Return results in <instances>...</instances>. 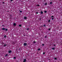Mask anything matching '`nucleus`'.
Listing matches in <instances>:
<instances>
[{
  "mask_svg": "<svg viewBox=\"0 0 62 62\" xmlns=\"http://www.w3.org/2000/svg\"><path fill=\"white\" fill-rule=\"evenodd\" d=\"M27 45V44L26 43H24L23 44V46H26Z\"/></svg>",
  "mask_w": 62,
  "mask_h": 62,
  "instance_id": "nucleus-1",
  "label": "nucleus"
},
{
  "mask_svg": "<svg viewBox=\"0 0 62 62\" xmlns=\"http://www.w3.org/2000/svg\"><path fill=\"white\" fill-rule=\"evenodd\" d=\"M26 59H24V61L23 62H26Z\"/></svg>",
  "mask_w": 62,
  "mask_h": 62,
  "instance_id": "nucleus-2",
  "label": "nucleus"
},
{
  "mask_svg": "<svg viewBox=\"0 0 62 62\" xmlns=\"http://www.w3.org/2000/svg\"><path fill=\"white\" fill-rule=\"evenodd\" d=\"M12 51L11 50L9 51L8 52L9 53H11V52Z\"/></svg>",
  "mask_w": 62,
  "mask_h": 62,
  "instance_id": "nucleus-3",
  "label": "nucleus"
},
{
  "mask_svg": "<svg viewBox=\"0 0 62 62\" xmlns=\"http://www.w3.org/2000/svg\"><path fill=\"white\" fill-rule=\"evenodd\" d=\"M24 19H27V17L26 16H25L24 17Z\"/></svg>",
  "mask_w": 62,
  "mask_h": 62,
  "instance_id": "nucleus-4",
  "label": "nucleus"
},
{
  "mask_svg": "<svg viewBox=\"0 0 62 62\" xmlns=\"http://www.w3.org/2000/svg\"><path fill=\"white\" fill-rule=\"evenodd\" d=\"M2 30H5V28H3L2 29Z\"/></svg>",
  "mask_w": 62,
  "mask_h": 62,
  "instance_id": "nucleus-5",
  "label": "nucleus"
},
{
  "mask_svg": "<svg viewBox=\"0 0 62 62\" xmlns=\"http://www.w3.org/2000/svg\"><path fill=\"white\" fill-rule=\"evenodd\" d=\"M16 23H14V26H16Z\"/></svg>",
  "mask_w": 62,
  "mask_h": 62,
  "instance_id": "nucleus-6",
  "label": "nucleus"
},
{
  "mask_svg": "<svg viewBox=\"0 0 62 62\" xmlns=\"http://www.w3.org/2000/svg\"><path fill=\"white\" fill-rule=\"evenodd\" d=\"M41 14H43V12L42 11H41Z\"/></svg>",
  "mask_w": 62,
  "mask_h": 62,
  "instance_id": "nucleus-7",
  "label": "nucleus"
},
{
  "mask_svg": "<svg viewBox=\"0 0 62 62\" xmlns=\"http://www.w3.org/2000/svg\"><path fill=\"white\" fill-rule=\"evenodd\" d=\"M26 30H27L28 31H29V28H28Z\"/></svg>",
  "mask_w": 62,
  "mask_h": 62,
  "instance_id": "nucleus-8",
  "label": "nucleus"
},
{
  "mask_svg": "<svg viewBox=\"0 0 62 62\" xmlns=\"http://www.w3.org/2000/svg\"><path fill=\"white\" fill-rule=\"evenodd\" d=\"M55 49V48L54 47L53 48H52V50H54Z\"/></svg>",
  "mask_w": 62,
  "mask_h": 62,
  "instance_id": "nucleus-9",
  "label": "nucleus"
},
{
  "mask_svg": "<svg viewBox=\"0 0 62 62\" xmlns=\"http://www.w3.org/2000/svg\"><path fill=\"white\" fill-rule=\"evenodd\" d=\"M19 26L20 27H21V26H22V25H21V24L19 25Z\"/></svg>",
  "mask_w": 62,
  "mask_h": 62,
  "instance_id": "nucleus-10",
  "label": "nucleus"
},
{
  "mask_svg": "<svg viewBox=\"0 0 62 62\" xmlns=\"http://www.w3.org/2000/svg\"><path fill=\"white\" fill-rule=\"evenodd\" d=\"M19 11L20 12V13H22V11H20V10H19Z\"/></svg>",
  "mask_w": 62,
  "mask_h": 62,
  "instance_id": "nucleus-11",
  "label": "nucleus"
},
{
  "mask_svg": "<svg viewBox=\"0 0 62 62\" xmlns=\"http://www.w3.org/2000/svg\"><path fill=\"white\" fill-rule=\"evenodd\" d=\"M5 31H8V29H5Z\"/></svg>",
  "mask_w": 62,
  "mask_h": 62,
  "instance_id": "nucleus-12",
  "label": "nucleus"
},
{
  "mask_svg": "<svg viewBox=\"0 0 62 62\" xmlns=\"http://www.w3.org/2000/svg\"><path fill=\"white\" fill-rule=\"evenodd\" d=\"M38 51H40V49L38 48Z\"/></svg>",
  "mask_w": 62,
  "mask_h": 62,
  "instance_id": "nucleus-13",
  "label": "nucleus"
},
{
  "mask_svg": "<svg viewBox=\"0 0 62 62\" xmlns=\"http://www.w3.org/2000/svg\"><path fill=\"white\" fill-rule=\"evenodd\" d=\"M54 16H51V18H54Z\"/></svg>",
  "mask_w": 62,
  "mask_h": 62,
  "instance_id": "nucleus-14",
  "label": "nucleus"
},
{
  "mask_svg": "<svg viewBox=\"0 0 62 62\" xmlns=\"http://www.w3.org/2000/svg\"><path fill=\"white\" fill-rule=\"evenodd\" d=\"M4 38H6V37H7V36H6V35H5L4 36Z\"/></svg>",
  "mask_w": 62,
  "mask_h": 62,
  "instance_id": "nucleus-15",
  "label": "nucleus"
},
{
  "mask_svg": "<svg viewBox=\"0 0 62 62\" xmlns=\"http://www.w3.org/2000/svg\"><path fill=\"white\" fill-rule=\"evenodd\" d=\"M41 18H39V21H40V20H41Z\"/></svg>",
  "mask_w": 62,
  "mask_h": 62,
  "instance_id": "nucleus-16",
  "label": "nucleus"
},
{
  "mask_svg": "<svg viewBox=\"0 0 62 62\" xmlns=\"http://www.w3.org/2000/svg\"><path fill=\"white\" fill-rule=\"evenodd\" d=\"M44 27H45V26H46V25H45V24H44Z\"/></svg>",
  "mask_w": 62,
  "mask_h": 62,
  "instance_id": "nucleus-17",
  "label": "nucleus"
},
{
  "mask_svg": "<svg viewBox=\"0 0 62 62\" xmlns=\"http://www.w3.org/2000/svg\"><path fill=\"white\" fill-rule=\"evenodd\" d=\"M50 21H51L50 20H48V22L49 23H50Z\"/></svg>",
  "mask_w": 62,
  "mask_h": 62,
  "instance_id": "nucleus-18",
  "label": "nucleus"
},
{
  "mask_svg": "<svg viewBox=\"0 0 62 62\" xmlns=\"http://www.w3.org/2000/svg\"><path fill=\"white\" fill-rule=\"evenodd\" d=\"M34 43H36V42H35V41H34L33 42Z\"/></svg>",
  "mask_w": 62,
  "mask_h": 62,
  "instance_id": "nucleus-19",
  "label": "nucleus"
},
{
  "mask_svg": "<svg viewBox=\"0 0 62 62\" xmlns=\"http://www.w3.org/2000/svg\"><path fill=\"white\" fill-rule=\"evenodd\" d=\"M10 19H13V17H10Z\"/></svg>",
  "mask_w": 62,
  "mask_h": 62,
  "instance_id": "nucleus-20",
  "label": "nucleus"
},
{
  "mask_svg": "<svg viewBox=\"0 0 62 62\" xmlns=\"http://www.w3.org/2000/svg\"><path fill=\"white\" fill-rule=\"evenodd\" d=\"M45 5H47V3H46L45 4Z\"/></svg>",
  "mask_w": 62,
  "mask_h": 62,
  "instance_id": "nucleus-21",
  "label": "nucleus"
},
{
  "mask_svg": "<svg viewBox=\"0 0 62 62\" xmlns=\"http://www.w3.org/2000/svg\"><path fill=\"white\" fill-rule=\"evenodd\" d=\"M45 38H47V36H46L45 37Z\"/></svg>",
  "mask_w": 62,
  "mask_h": 62,
  "instance_id": "nucleus-22",
  "label": "nucleus"
},
{
  "mask_svg": "<svg viewBox=\"0 0 62 62\" xmlns=\"http://www.w3.org/2000/svg\"><path fill=\"white\" fill-rule=\"evenodd\" d=\"M13 44H15V42H13Z\"/></svg>",
  "mask_w": 62,
  "mask_h": 62,
  "instance_id": "nucleus-23",
  "label": "nucleus"
},
{
  "mask_svg": "<svg viewBox=\"0 0 62 62\" xmlns=\"http://www.w3.org/2000/svg\"><path fill=\"white\" fill-rule=\"evenodd\" d=\"M7 45H4V46H6Z\"/></svg>",
  "mask_w": 62,
  "mask_h": 62,
  "instance_id": "nucleus-24",
  "label": "nucleus"
},
{
  "mask_svg": "<svg viewBox=\"0 0 62 62\" xmlns=\"http://www.w3.org/2000/svg\"><path fill=\"white\" fill-rule=\"evenodd\" d=\"M8 55V54H6V55H5L6 56H7Z\"/></svg>",
  "mask_w": 62,
  "mask_h": 62,
  "instance_id": "nucleus-25",
  "label": "nucleus"
},
{
  "mask_svg": "<svg viewBox=\"0 0 62 62\" xmlns=\"http://www.w3.org/2000/svg\"><path fill=\"white\" fill-rule=\"evenodd\" d=\"M48 30H51V28H49L48 29Z\"/></svg>",
  "mask_w": 62,
  "mask_h": 62,
  "instance_id": "nucleus-26",
  "label": "nucleus"
},
{
  "mask_svg": "<svg viewBox=\"0 0 62 62\" xmlns=\"http://www.w3.org/2000/svg\"><path fill=\"white\" fill-rule=\"evenodd\" d=\"M42 46H44V44H42Z\"/></svg>",
  "mask_w": 62,
  "mask_h": 62,
  "instance_id": "nucleus-27",
  "label": "nucleus"
},
{
  "mask_svg": "<svg viewBox=\"0 0 62 62\" xmlns=\"http://www.w3.org/2000/svg\"><path fill=\"white\" fill-rule=\"evenodd\" d=\"M21 50V48H20L19 49V50Z\"/></svg>",
  "mask_w": 62,
  "mask_h": 62,
  "instance_id": "nucleus-28",
  "label": "nucleus"
},
{
  "mask_svg": "<svg viewBox=\"0 0 62 62\" xmlns=\"http://www.w3.org/2000/svg\"><path fill=\"white\" fill-rule=\"evenodd\" d=\"M46 12H47V11H45V13H46Z\"/></svg>",
  "mask_w": 62,
  "mask_h": 62,
  "instance_id": "nucleus-29",
  "label": "nucleus"
},
{
  "mask_svg": "<svg viewBox=\"0 0 62 62\" xmlns=\"http://www.w3.org/2000/svg\"><path fill=\"white\" fill-rule=\"evenodd\" d=\"M54 59L55 60H56V59H57V58H54Z\"/></svg>",
  "mask_w": 62,
  "mask_h": 62,
  "instance_id": "nucleus-30",
  "label": "nucleus"
},
{
  "mask_svg": "<svg viewBox=\"0 0 62 62\" xmlns=\"http://www.w3.org/2000/svg\"><path fill=\"white\" fill-rule=\"evenodd\" d=\"M14 59H16V57H14Z\"/></svg>",
  "mask_w": 62,
  "mask_h": 62,
  "instance_id": "nucleus-31",
  "label": "nucleus"
},
{
  "mask_svg": "<svg viewBox=\"0 0 62 62\" xmlns=\"http://www.w3.org/2000/svg\"><path fill=\"white\" fill-rule=\"evenodd\" d=\"M43 54H45V52H44V53H43Z\"/></svg>",
  "mask_w": 62,
  "mask_h": 62,
  "instance_id": "nucleus-32",
  "label": "nucleus"
},
{
  "mask_svg": "<svg viewBox=\"0 0 62 62\" xmlns=\"http://www.w3.org/2000/svg\"><path fill=\"white\" fill-rule=\"evenodd\" d=\"M50 4H52V2H50Z\"/></svg>",
  "mask_w": 62,
  "mask_h": 62,
  "instance_id": "nucleus-33",
  "label": "nucleus"
},
{
  "mask_svg": "<svg viewBox=\"0 0 62 62\" xmlns=\"http://www.w3.org/2000/svg\"><path fill=\"white\" fill-rule=\"evenodd\" d=\"M52 20H54V18H52Z\"/></svg>",
  "mask_w": 62,
  "mask_h": 62,
  "instance_id": "nucleus-34",
  "label": "nucleus"
},
{
  "mask_svg": "<svg viewBox=\"0 0 62 62\" xmlns=\"http://www.w3.org/2000/svg\"><path fill=\"white\" fill-rule=\"evenodd\" d=\"M2 26H4V25H2Z\"/></svg>",
  "mask_w": 62,
  "mask_h": 62,
  "instance_id": "nucleus-35",
  "label": "nucleus"
},
{
  "mask_svg": "<svg viewBox=\"0 0 62 62\" xmlns=\"http://www.w3.org/2000/svg\"><path fill=\"white\" fill-rule=\"evenodd\" d=\"M38 12H36V14H38Z\"/></svg>",
  "mask_w": 62,
  "mask_h": 62,
  "instance_id": "nucleus-36",
  "label": "nucleus"
},
{
  "mask_svg": "<svg viewBox=\"0 0 62 62\" xmlns=\"http://www.w3.org/2000/svg\"><path fill=\"white\" fill-rule=\"evenodd\" d=\"M39 7V5H37Z\"/></svg>",
  "mask_w": 62,
  "mask_h": 62,
  "instance_id": "nucleus-37",
  "label": "nucleus"
},
{
  "mask_svg": "<svg viewBox=\"0 0 62 62\" xmlns=\"http://www.w3.org/2000/svg\"><path fill=\"white\" fill-rule=\"evenodd\" d=\"M54 45V46H56L55 45Z\"/></svg>",
  "mask_w": 62,
  "mask_h": 62,
  "instance_id": "nucleus-38",
  "label": "nucleus"
},
{
  "mask_svg": "<svg viewBox=\"0 0 62 62\" xmlns=\"http://www.w3.org/2000/svg\"><path fill=\"white\" fill-rule=\"evenodd\" d=\"M2 3H3V4H4V2H2Z\"/></svg>",
  "mask_w": 62,
  "mask_h": 62,
  "instance_id": "nucleus-39",
  "label": "nucleus"
},
{
  "mask_svg": "<svg viewBox=\"0 0 62 62\" xmlns=\"http://www.w3.org/2000/svg\"><path fill=\"white\" fill-rule=\"evenodd\" d=\"M11 1H13V0H11Z\"/></svg>",
  "mask_w": 62,
  "mask_h": 62,
  "instance_id": "nucleus-40",
  "label": "nucleus"
},
{
  "mask_svg": "<svg viewBox=\"0 0 62 62\" xmlns=\"http://www.w3.org/2000/svg\"><path fill=\"white\" fill-rule=\"evenodd\" d=\"M24 36H25V35H24Z\"/></svg>",
  "mask_w": 62,
  "mask_h": 62,
  "instance_id": "nucleus-41",
  "label": "nucleus"
},
{
  "mask_svg": "<svg viewBox=\"0 0 62 62\" xmlns=\"http://www.w3.org/2000/svg\"><path fill=\"white\" fill-rule=\"evenodd\" d=\"M8 12H9V11H8Z\"/></svg>",
  "mask_w": 62,
  "mask_h": 62,
  "instance_id": "nucleus-42",
  "label": "nucleus"
},
{
  "mask_svg": "<svg viewBox=\"0 0 62 62\" xmlns=\"http://www.w3.org/2000/svg\"><path fill=\"white\" fill-rule=\"evenodd\" d=\"M42 27V26H41Z\"/></svg>",
  "mask_w": 62,
  "mask_h": 62,
  "instance_id": "nucleus-43",
  "label": "nucleus"
}]
</instances>
